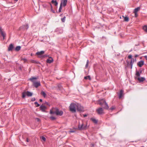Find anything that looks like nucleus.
<instances>
[{"label": "nucleus", "mask_w": 147, "mask_h": 147, "mask_svg": "<svg viewBox=\"0 0 147 147\" xmlns=\"http://www.w3.org/2000/svg\"><path fill=\"white\" fill-rule=\"evenodd\" d=\"M98 104L102 107L104 109H108L109 107L104 99H102L99 100Z\"/></svg>", "instance_id": "nucleus-1"}, {"label": "nucleus", "mask_w": 147, "mask_h": 147, "mask_svg": "<svg viewBox=\"0 0 147 147\" xmlns=\"http://www.w3.org/2000/svg\"><path fill=\"white\" fill-rule=\"evenodd\" d=\"M36 79L37 78L36 77H33L29 79V80L33 83V85L36 88L40 85V82H36L34 80Z\"/></svg>", "instance_id": "nucleus-2"}, {"label": "nucleus", "mask_w": 147, "mask_h": 147, "mask_svg": "<svg viewBox=\"0 0 147 147\" xmlns=\"http://www.w3.org/2000/svg\"><path fill=\"white\" fill-rule=\"evenodd\" d=\"M77 107V104H76L74 103H71L69 107V110L71 112L75 113L76 111Z\"/></svg>", "instance_id": "nucleus-3"}, {"label": "nucleus", "mask_w": 147, "mask_h": 147, "mask_svg": "<svg viewBox=\"0 0 147 147\" xmlns=\"http://www.w3.org/2000/svg\"><path fill=\"white\" fill-rule=\"evenodd\" d=\"M26 95L28 96H31L32 95V93L29 91L24 92L22 93V98H24Z\"/></svg>", "instance_id": "nucleus-4"}, {"label": "nucleus", "mask_w": 147, "mask_h": 147, "mask_svg": "<svg viewBox=\"0 0 147 147\" xmlns=\"http://www.w3.org/2000/svg\"><path fill=\"white\" fill-rule=\"evenodd\" d=\"M78 129L80 130L86 129L87 128V125H84L83 123H82L81 125L79 123L78 126Z\"/></svg>", "instance_id": "nucleus-5"}, {"label": "nucleus", "mask_w": 147, "mask_h": 147, "mask_svg": "<svg viewBox=\"0 0 147 147\" xmlns=\"http://www.w3.org/2000/svg\"><path fill=\"white\" fill-rule=\"evenodd\" d=\"M77 109L78 111H84L83 107L79 104H77Z\"/></svg>", "instance_id": "nucleus-6"}, {"label": "nucleus", "mask_w": 147, "mask_h": 147, "mask_svg": "<svg viewBox=\"0 0 147 147\" xmlns=\"http://www.w3.org/2000/svg\"><path fill=\"white\" fill-rule=\"evenodd\" d=\"M96 111L98 114H101L104 113L103 109L101 107H100L96 109Z\"/></svg>", "instance_id": "nucleus-7"}, {"label": "nucleus", "mask_w": 147, "mask_h": 147, "mask_svg": "<svg viewBox=\"0 0 147 147\" xmlns=\"http://www.w3.org/2000/svg\"><path fill=\"white\" fill-rule=\"evenodd\" d=\"M58 109L57 108H53L50 110V113L51 114L56 113Z\"/></svg>", "instance_id": "nucleus-8"}, {"label": "nucleus", "mask_w": 147, "mask_h": 147, "mask_svg": "<svg viewBox=\"0 0 147 147\" xmlns=\"http://www.w3.org/2000/svg\"><path fill=\"white\" fill-rule=\"evenodd\" d=\"M0 33L1 35L3 37V39H5V37L6 36V34L5 32L3 30V29L0 26Z\"/></svg>", "instance_id": "nucleus-9"}, {"label": "nucleus", "mask_w": 147, "mask_h": 147, "mask_svg": "<svg viewBox=\"0 0 147 147\" xmlns=\"http://www.w3.org/2000/svg\"><path fill=\"white\" fill-rule=\"evenodd\" d=\"M63 113V111L61 110H59L58 109L57 111V112L56 113V115H57L61 116Z\"/></svg>", "instance_id": "nucleus-10"}, {"label": "nucleus", "mask_w": 147, "mask_h": 147, "mask_svg": "<svg viewBox=\"0 0 147 147\" xmlns=\"http://www.w3.org/2000/svg\"><path fill=\"white\" fill-rule=\"evenodd\" d=\"M135 78L136 79H137L140 82H143L145 80V78H144V77H137V78L136 77Z\"/></svg>", "instance_id": "nucleus-11"}, {"label": "nucleus", "mask_w": 147, "mask_h": 147, "mask_svg": "<svg viewBox=\"0 0 147 147\" xmlns=\"http://www.w3.org/2000/svg\"><path fill=\"white\" fill-rule=\"evenodd\" d=\"M40 109L42 111L45 112V110L47 109V107L44 105H42L40 107Z\"/></svg>", "instance_id": "nucleus-12"}, {"label": "nucleus", "mask_w": 147, "mask_h": 147, "mask_svg": "<svg viewBox=\"0 0 147 147\" xmlns=\"http://www.w3.org/2000/svg\"><path fill=\"white\" fill-rule=\"evenodd\" d=\"M144 62L143 61H141L137 63V65L140 67H141L143 65H144Z\"/></svg>", "instance_id": "nucleus-13"}, {"label": "nucleus", "mask_w": 147, "mask_h": 147, "mask_svg": "<svg viewBox=\"0 0 147 147\" xmlns=\"http://www.w3.org/2000/svg\"><path fill=\"white\" fill-rule=\"evenodd\" d=\"M53 61V59L52 58L50 57L49 59H48L47 60V63H52Z\"/></svg>", "instance_id": "nucleus-14"}, {"label": "nucleus", "mask_w": 147, "mask_h": 147, "mask_svg": "<svg viewBox=\"0 0 147 147\" xmlns=\"http://www.w3.org/2000/svg\"><path fill=\"white\" fill-rule=\"evenodd\" d=\"M45 53V51H42L40 52H37L36 53V54L37 55H43Z\"/></svg>", "instance_id": "nucleus-15"}, {"label": "nucleus", "mask_w": 147, "mask_h": 147, "mask_svg": "<svg viewBox=\"0 0 147 147\" xmlns=\"http://www.w3.org/2000/svg\"><path fill=\"white\" fill-rule=\"evenodd\" d=\"M40 139H41V141L42 142V143L45 142L46 140V138L43 136L40 137Z\"/></svg>", "instance_id": "nucleus-16"}, {"label": "nucleus", "mask_w": 147, "mask_h": 147, "mask_svg": "<svg viewBox=\"0 0 147 147\" xmlns=\"http://www.w3.org/2000/svg\"><path fill=\"white\" fill-rule=\"evenodd\" d=\"M13 47V45L12 44H10L9 45V47L8 48V50L9 51H11L12 50Z\"/></svg>", "instance_id": "nucleus-17"}, {"label": "nucleus", "mask_w": 147, "mask_h": 147, "mask_svg": "<svg viewBox=\"0 0 147 147\" xmlns=\"http://www.w3.org/2000/svg\"><path fill=\"white\" fill-rule=\"evenodd\" d=\"M134 61V59H131L130 62V65H131V69L132 68V66L133 63Z\"/></svg>", "instance_id": "nucleus-18"}, {"label": "nucleus", "mask_w": 147, "mask_h": 147, "mask_svg": "<svg viewBox=\"0 0 147 147\" xmlns=\"http://www.w3.org/2000/svg\"><path fill=\"white\" fill-rule=\"evenodd\" d=\"M123 92L122 90H120V99L122 98L124 95Z\"/></svg>", "instance_id": "nucleus-19"}, {"label": "nucleus", "mask_w": 147, "mask_h": 147, "mask_svg": "<svg viewBox=\"0 0 147 147\" xmlns=\"http://www.w3.org/2000/svg\"><path fill=\"white\" fill-rule=\"evenodd\" d=\"M90 119L92 120V121L94 123H97V121L95 118H91Z\"/></svg>", "instance_id": "nucleus-20"}, {"label": "nucleus", "mask_w": 147, "mask_h": 147, "mask_svg": "<svg viewBox=\"0 0 147 147\" xmlns=\"http://www.w3.org/2000/svg\"><path fill=\"white\" fill-rule=\"evenodd\" d=\"M123 18L124 19V21L126 22H128L129 21V18L127 17H124L123 16H122Z\"/></svg>", "instance_id": "nucleus-21"}, {"label": "nucleus", "mask_w": 147, "mask_h": 147, "mask_svg": "<svg viewBox=\"0 0 147 147\" xmlns=\"http://www.w3.org/2000/svg\"><path fill=\"white\" fill-rule=\"evenodd\" d=\"M140 7H138L136 8L134 10V13H137V12L140 10Z\"/></svg>", "instance_id": "nucleus-22"}, {"label": "nucleus", "mask_w": 147, "mask_h": 147, "mask_svg": "<svg viewBox=\"0 0 147 147\" xmlns=\"http://www.w3.org/2000/svg\"><path fill=\"white\" fill-rule=\"evenodd\" d=\"M51 3H52L54 4V5L55 6H57L58 4V3L56 1H54L53 0L51 1Z\"/></svg>", "instance_id": "nucleus-23"}, {"label": "nucleus", "mask_w": 147, "mask_h": 147, "mask_svg": "<svg viewBox=\"0 0 147 147\" xmlns=\"http://www.w3.org/2000/svg\"><path fill=\"white\" fill-rule=\"evenodd\" d=\"M40 94L41 95L43 96L45 98L46 97L47 95L43 91H41Z\"/></svg>", "instance_id": "nucleus-24"}, {"label": "nucleus", "mask_w": 147, "mask_h": 147, "mask_svg": "<svg viewBox=\"0 0 147 147\" xmlns=\"http://www.w3.org/2000/svg\"><path fill=\"white\" fill-rule=\"evenodd\" d=\"M140 73L139 71H136V77H140Z\"/></svg>", "instance_id": "nucleus-25"}, {"label": "nucleus", "mask_w": 147, "mask_h": 147, "mask_svg": "<svg viewBox=\"0 0 147 147\" xmlns=\"http://www.w3.org/2000/svg\"><path fill=\"white\" fill-rule=\"evenodd\" d=\"M67 0H64L63 3H62V4H63V6H65L66 5L67 3Z\"/></svg>", "instance_id": "nucleus-26"}, {"label": "nucleus", "mask_w": 147, "mask_h": 147, "mask_svg": "<svg viewBox=\"0 0 147 147\" xmlns=\"http://www.w3.org/2000/svg\"><path fill=\"white\" fill-rule=\"evenodd\" d=\"M143 30L146 32H147V26H143Z\"/></svg>", "instance_id": "nucleus-27"}, {"label": "nucleus", "mask_w": 147, "mask_h": 147, "mask_svg": "<svg viewBox=\"0 0 147 147\" xmlns=\"http://www.w3.org/2000/svg\"><path fill=\"white\" fill-rule=\"evenodd\" d=\"M21 49V47L20 46H18L16 48V50L18 51H19Z\"/></svg>", "instance_id": "nucleus-28"}, {"label": "nucleus", "mask_w": 147, "mask_h": 147, "mask_svg": "<svg viewBox=\"0 0 147 147\" xmlns=\"http://www.w3.org/2000/svg\"><path fill=\"white\" fill-rule=\"evenodd\" d=\"M62 2L61 3V4H60V7H59V12H61V9H62Z\"/></svg>", "instance_id": "nucleus-29"}, {"label": "nucleus", "mask_w": 147, "mask_h": 147, "mask_svg": "<svg viewBox=\"0 0 147 147\" xmlns=\"http://www.w3.org/2000/svg\"><path fill=\"white\" fill-rule=\"evenodd\" d=\"M84 79L86 80H87V79H89V80H91L90 76H89L84 77Z\"/></svg>", "instance_id": "nucleus-30"}, {"label": "nucleus", "mask_w": 147, "mask_h": 147, "mask_svg": "<svg viewBox=\"0 0 147 147\" xmlns=\"http://www.w3.org/2000/svg\"><path fill=\"white\" fill-rule=\"evenodd\" d=\"M50 119H51V120H55L56 119L55 117H53V116L51 117H50Z\"/></svg>", "instance_id": "nucleus-31"}, {"label": "nucleus", "mask_w": 147, "mask_h": 147, "mask_svg": "<svg viewBox=\"0 0 147 147\" xmlns=\"http://www.w3.org/2000/svg\"><path fill=\"white\" fill-rule=\"evenodd\" d=\"M65 20V17L64 16L63 18L61 19L62 21L64 22Z\"/></svg>", "instance_id": "nucleus-32"}, {"label": "nucleus", "mask_w": 147, "mask_h": 147, "mask_svg": "<svg viewBox=\"0 0 147 147\" xmlns=\"http://www.w3.org/2000/svg\"><path fill=\"white\" fill-rule=\"evenodd\" d=\"M89 60H88L87 61V63H86V68H87L88 67V64L89 63Z\"/></svg>", "instance_id": "nucleus-33"}, {"label": "nucleus", "mask_w": 147, "mask_h": 147, "mask_svg": "<svg viewBox=\"0 0 147 147\" xmlns=\"http://www.w3.org/2000/svg\"><path fill=\"white\" fill-rule=\"evenodd\" d=\"M34 104L35 105H36V107H38L39 106H40V105L39 104H38L37 102H35Z\"/></svg>", "instance_id": "nucleus-34"}, {"label": "nucleus", "mask_w": 147, "mask_h": 147, "mask_svg": "<svg viewBox=\"0 0 147 147\" xmlns=\"http://www.w3.org/2000/svg\"><path fill=\"white\" fill-rule=\"evenodd\" d=\"M21 60L24 61V62H26L27 61V59L24 58L22 59Z\"/></svg>", "instance_id": "nucleus-35"}, {"label": "nucleus", "mask_w": 147, "mask_h": 147, "mask_svg": "<svg viewBox=\"0 0 147 147\" xmlns=\"http://www.w3.org/2000/svg\"><path fill=\"white\" fill-rule=\"evenodd\" d=\"M30 61L32 63H36V61L35 60H31Z\"/></svg>", "instance_id": "nucleus-36"}, {"label": "nucleus", "mask_w": 147, "mask_h": 147, "mask_svg": "<svg viewBox=\"0 0 147 147\" xmlns=\"http://www.w3.org/2000/svg\"><path fill=\"white\" fill-rule=\"evenodd\" d=\"M132 57V55H129V56L128 57L129 59H131Z\"/></svg>", "instance_id": "nucleus-37"}, {"label": "nucleus", "mask_w": 147, "mask_h": 147, "mask_svg": "<svg viewBox=\"0 0 147 147\" xmlns=\"http://www.w3.org/2000/svg\"><path fill=\"white\" fill-rule=\"evenodd\" d=\"M135 13V17H137L138 16V14L137 13Z\"/></svg>", "instance_id": "nucleus-38"}, {"label": "nucleus", "mask_w": 147, "mask_h": 147, "mask_svg": "<svg viewBox=\"0 0 147 147\" xmlns=\"http://www.w3.org/2000/svg\"><path fill=\"white\" fill-rule=\"evenodd\" d=\"M35 100V99L34 98H32V101H34Z\"/></svg>", "instance_id": "nucleus-39"}, {"label": "nucleus", "mask_w": 147, "mask_h": 147, "mask_svg": "<svg viewBox=\"0 0 147 147\" xmlns=\"http://www.w3.org/2000/svg\"><path fill=\"white\" fill-rule=\"evenodd\" d=\"M36 120L38 121H40V119H39L38 118H36Z\"/></svg>", "instance_id": "nucleus-40"}, {"label": "nucleus", "mask_w": 147, "mask_h": 147, "mask_svg": "<svg viewBox=\"0 0 147 147\" xmlns=\"http://www.w3.org/2000/svg\"><path fill=\"white\" fill-rule=\"evenodd\" d=\"M26 29H27L28 28V25H26Z\"/></svg>", "instance_id": "nucleus-41"}, {"label": "nucleus", "mask_w": 147, "mask_h": 147, "mask_svg": "<svg viewBox=\"0 0 147 147\" xmlns=\"http://www.w3.org/2000/svg\"><path fill=\"white\" fill-rule=\"evenodd\" d=\"M114 109V108L113 107H112L111 108H110V109H111V110H113V109Z\"/></svg>", "instance_id": "nucleus-42"}, {"label": "nucleus", "mask_w": 147, "mask_h": 147, "mask_svg": "<svg viewBox=\"0 0 147 147\" xmlns=\"http://www.w3.org/2000/svg\"><path fill=\"white\" fill-rule=\"evenodd\" d=\"M83 116L84 117H86L87 116V115L86 114L84 115Z\"/></svg>", "instance_id": "nucleus-43"}, {"label": "nucleus", "mask_w": 147, "mask_h": 147, "mask_svg": "<svg viewBox=\"0 0 147 147\" xmlns=\"http://www.w3.org/2000/svg\"><path fill=\"white\" fill-rule=\"evenodd\" d=\"M26 142H29V140H28V138H27V139H26Z\"/></svg>", "instance_id": "nucleus-44"}, {"label": "nucleus", "mask_w": 147, "mask_h": 147, "mask_svg": "<svg viewBox=\"0 0 147 147\" xmlns=\"http://www.w3.org/2000/svg\"><path fill=\"white\" fill-rule=\"evenodd\" d=\"M144 57L146 59H147V56H144Z\"/></svg>", "instance_id": "nucleus-45"}, {"label": "nucleus", "mask_w": 147, "mask_h": 147, "mask_svg": "<svg viewBox=\"0 0 147 147\" xmlns=\"http://www.w3.org/2000/svg\"><path fill=\"white\" fill-rule=\"evenodd\" d=\"M39 101L40 102H42V100L40 99L39 100Z\"/></svg>", "instance_id": "nucleus-46"}, {"label": "nucleus", "mask_w": 147, "mask_h": 147, "mask_svg": "<svg viewBox=\"0 0 147 147\" xmlns=\"http://www.w3.org/2000/svg\"><path fill=\"white\" fill-rule=\"evenodd\" d=\"M70 132H74V131H70Z\"/></svg>", "instance_id": "nucleus-47"}, {"label": "nucleus", "mask_w": 147, "mask_h": 147, "mask_svg": "<svg viewBox=\"0 0 147 147\" xmlns=\"http://www.w3.org/2000/svg\"><path fill=\"white\" fill-rule=\"evenodd\" d=\"M138 56V55H135V57H137Z\"/></svg>", "instance_id": "nucleus-48"}, {"label": "nucleus", "mask_w": 147, "mask_h": 147, "mask_svg": "<svg viewBox=\"0 0 147 147\" xmlns=\"http://www.w3.org/2000/svg\"><path fill=\"white\" fill-rule=\"evenodd\" d=\"M31 56H32V54H31Z\"/></svg>", "instance_id": "nucleus-49"}, {"label": "nucleus", "mask_w": 147, "mask_h": 147, "mask_svg": "<svg viewBox=\"0 0 147 147\" xmlns=\"http://www.w3.org/2000/svg\"><path fill=\"white\" fill-rule=\"evenodd\" d=\"M120 18H121V17H120Z\"/></svg>", "instance_id": "nucleus-50"}, {"label": "nucleus", "mask_w": 147, "mask_h": 147, "mask_svg": "<svg viewBox=\"0 0 147 147\" xmlns=\"http://www.w3.org/2000/svg\"><path fill=\"white\" fill-rule=\"evenodd\" d=\"M142 73V71H141L140 72V73Z\"/></svg>", "instance_id": "nucleus-51"}]
</instances>
